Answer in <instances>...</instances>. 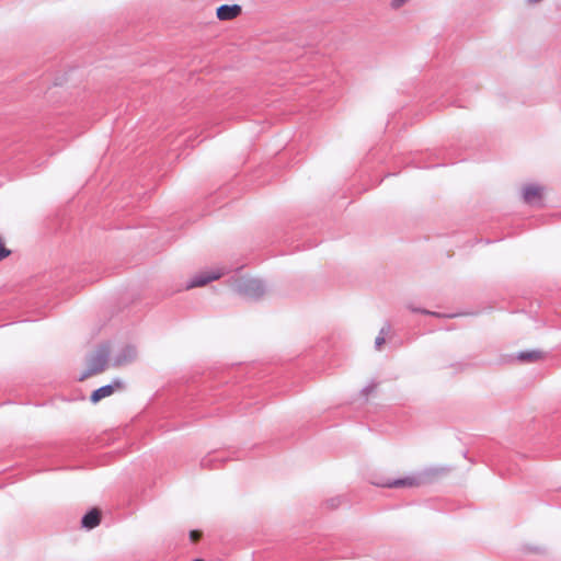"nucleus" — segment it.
I'll use <instances>...</instances> for the list:
<instances>
[{
  "label": "nucleus",
  "instance_id": "obj_1",
  "mask_svg": "<svg viewBox=\"0 0 561 561\" xmlns=\"http://www.w3.org/2000/svg\"><path fill=\"white\" fill-rule=\"evenodd\" d=\"M445 467L428 468L423 472V478L417 476H407L404 478H390L385 473L376 471L373 472L369 482L379 488L388 489H413L419 488L425 482H433L446 473Z\"/></svg>",
  "mask_w": 561,
  "mask_h": 561
},
{
  "label": "nucleus",
  "instance_id": "obj_2",
  "mask_svg": "<svg viewBox=\"0 0 561 561\" xmlns=\"http://www.w3.org/2000/svg\"><path fill=\"white\" fill-rule=\"evenodd\" d=\"M110 350L107 346H102L95 351L89 358L88 369L79 378L80 381L87 378L103 373L107 365Z\"/></svg>",
  "mask_w": 561,
  "mask_h": 561
},
{
  "label": "nucleus",
  "instance_id": "obj_3",
  "mask_svg": "<svg viewBox=\"0 0 561 561\" xmlns=\"http://www.w3.org/2000/svg\"><path fill=\"white\" fill-rule=\"evenodd\" d=\"M225 271L222 268H216L209 272H203L198 275H196L191 283L186 286L187 289L195 288V287H202L207 285L208 283L213 280L219 279L221 276L225 275Z\"/></svg>",
  "mask_w": 561,
  "mask_h": 561
},
{
  "label": "nucleus",
  "instance_id": "obj_4",
  "mask_svg": "<svg viewBox=\"0 0 561 561\" xmlns=\"http://www.w3.org/2000/svg\"><path fill=\"white\" fill-rule=\"evenodd\" d=\"M237 290L240 295L248 297H259L263 294L262 284L256 279L241 280L237 285Z\"/></svg>",
  "mask_w": 561,
  "mask_h": 561
},
{
  "label": "nucleus",
  "instance_id": "obj_5",
  "mask_svg": "<svg viewBox=\"0 0 561 561\" xmlns=\"http://www.w3.org/2000/svg\"><path fill=\"white\" fill-rule=\"evenodd\" d=\"M124 388V383L121 380H114L111 385L103 386L91 394V402L98 403L102 399L111 397L115 391L122 390Z\"/></svg>",
  "mask_w": 561,
  "mask_h": 561
},
{
  "label": "nucleus",
  "instance_id": "obj_6",
  "mask_svg": "<svg viewBox=\"0 0 561 561\" xmlns=\"http://www.w3.org/2000/svg\"><path fill=\"white\" fill-rule=\"evenodd\" d=\"M242 13V8L239 4H222L217 8L216 16L220 21H231L237 19Z\"/></svg>",
  "mask_w": 561,
  "mask_h": 561
},
{
  "label": "nucleus",
  "instance_id": "obj_7",
  "mask_svg": "<svg viewBox=\"0 0 561 561\" xmlns=\"http://www.w3.org/2000/svg\"><path fill=\"white\" fill-rule=\"evenodd\" d=\"M543 197V187L535 184H529L523 188L524 202L530 205H536L541 202Z\"/></svg>",
  "mask_w": 561,
  "mask_h": 561
},
{
  "label": "nucleus",
  "instance_id": "obj_8",
  "mask_svg": "<svg viewBox=\"0 0 561 561\" xmlns=\"http://www.w3.org/2000/svg\"><path fill=\"white\" fill-rule=\"evenodd\" d=\"M101 517H102V512L96 507L92 508L89 513H87L83 516V518L81 520L82 527H84L87 529L95 528L96 526L100 525Z\"/></svg>",
  "mask_w": 561,
  "mask_h": 561
},
{
  "label": "nucleus",
  "instance_id": "obj_9",
  "mask_svg": "<svg viewBox=\"0 0 561 561\" xmlns=\"http://www.w3.org/2000/svg\"><path fill=\"white\" fill-rule=\"evenodd\" d=\"M545 357L541 351L522 352L518 354V359L522 362H537Z\"/></svg>",
  "mask_w": 561,
  "mask_h": 561
},
{
  "label": "nucleus",
  "instance_id": "obj_10",
  "mask_svg": "<svg viewBox=\"0 0 561 561\" xmlns=\"http://www.w3.org/2000/svg\"><path fill=\"white\" fill-rule=\"evenodd\" d=\"M12 251L7 247L5 239L0 236V262L10 256Z\"/></svg>",
  "mask_w": 561,
  "mask_h": 561
},
{
  "label": "nucleus",
  "instance_id": "obj_11",
  "mask_svg": "<svg viewBox=\"0 0 561 561\" xmlns=\"http://www.w3.org/2000/svg\"><path fill=\"white\" fill-rule=\"evenodd\" d=\"M203 536V533L201 530H192L190 533V539L193 541V542H197L201 540Z\"/></svg>",
  "mask_w": 561,
  "mask_h": 561
},
{
  "label": "nucleus",
  "instance_id": "obj_12",
  "mask_svg": "<svg viewBox=\"0 0 561 561\" xmlns=\"http://www.w3.org/2000/svg\"><path fill=\"white\" fill-rule=\"evenodd\" d=\"M385 342H386V339H385L383 335L377 336L376 340H375V344H376L377 350H380L381 346L385 344Z\"/></svg>",
  "mask_w": 561,
  "mask_h": 561
},
{
  "label": "nucleus",
  "instance_id": "obj_13",
  "mask_svg": "<svg viewBox=\"0 0 561 561\" xmlns=\"http://www.w3.org/2000/svg\"><path fill=\"white\" fill-rule=\"evenodd\" d=\"M375 389H376V386H375V385L368 386L367 388H365V389L363 390L364 396H366V397H367V396H368L369 393H371Z\"/></svg>",
  "mask_w": 561,
  "mask_h": 561
},
{
  "label": "nucleus",
  "instance_id": "obj_14",
  "mask_svg": "<svg viewBox=\"0 0 561 561\" xmlns=\"http://www.w3.org/2000/svg\"><path fill=\"white\" fill-rule=\"evenodd\" d=\"M194 561H203V560H194Z\"/></svg>",
  "mask_w": 561,
  "mask_h": 561
}]
</instances>
